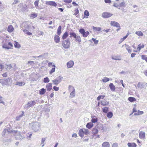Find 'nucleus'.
<instances>
[{
  "instance_id": "12",
  "label": "nucleus",
  "mask_w": 147,
  "mask_h": 147,
  "mask_svg": "<svg viewBox=\"0 0 147 147\" xmlns=\"http://www.w3.org/2000/svg\"><path fill=\"white\" fill-rule=\"evenodd\" d=\"M111 26L117 28H120V27L119 23L114 21H112L111 22Z\"/></svg>"
},
{
  "instance_id": "56",
  "label": "nucleus",
  "mask_w": 147,
  "mask_h": 147,
  "mask_svg": "<svg viewBox=\"0 0 147 147\" xmlns=\"http://www.w3.org/2000/svg\"><path fill=\"white\" fill-rule=\"evenodd\" d=\"M105 96L100 95L97 97V100H100L101 98L103 99Z\"/></svg>"
},
{
  "instance_id": "47",
  "label": "nucleus",
  "mask_w": 147,
  "mask_h": 147,
  "mask_svg": "<svg viewBox=\"0 0 147 147\" xmlns=\"http://www.w3.org/2000/svg\"><path fill=\"white\" fill-rule=\"evenodd\" d=\"M38 2L39 0H36L35 1L34 3V5L35 6L36 8L37 9H38Z\"/></svg>"
},
{
  "instance_id": "43",
  "label": "nucleus",
  "mask_w": 147,
  "mask_h": 147,
  "mask_svg": "<svg viewBox=\"0 0 147 147\" xmlns=\"http://www.w3.org/2000/svg\"><path fill=\"white\" fill-rule=\"evenodd\" d=\"M86 126L88 129L91 128L92 127V123L91 122L88 123L87 124Z\"/></svg>"
},
{
  "instance_id": "20",
  "label": "nucleus",
  "mask_w": 147,
  "mask_h": 147,
  "mask_svg": "<svg viewBox=\"0 0 147 147\" xmlns=\"http://www.w3.org/2000/svg\"><path fill=\"white\" fill-rule=\"evenodd\" d=\"M139 136L140 138L141 139H144L145 136V134L144 132L142 131H141L139 133Z\"/></svg>"
},
{
  "instance_id": "50",
  "label": "nucleus",
  "mask_w": 147,
  "mask_h": 147,
  "mask_svg": "<svg viewBox=\"0 0 147 147\" xmlns=\"http://www.w3.org/2000/svg\"><path fill=\"white\" fill-rule=\"evenodd\" d=\"M98 120L95 117H92V123H95Z\"/></svg>"
},
{
  "instance_id": "6",
  "label": "nucleus",
  "mask_w": 147,
  "mask_h": 147,
  "mask_svg": "<svg viewBox=\"0 0 147 147\" xmlns=\"http://www.w3.org/2000/svg\"><path fill=\"white\" fill-rule=\"evenodd\" d=\"M30 23L29 22H24L22 25V30L25 28L26 29H29L30 27Z\"/></svg>"
},
{
  "instance_id": "38",
  "label": "nucleus",
  "mask_w": 147,
  "mask_h": 147,
  "mask_svg": "<svg viewBox=\"0 0 147 147\" xmlns=\"http://www.w3.org/2000/svg\"><path fill=\"white\" fill-rule=\"evenodd\" d=\"M15 43L14 44V45L15 47L16 48H19L20 47V46L18 43L16 41L14 42Z\"/></svg>"
},
{
  "instance_id": "14",
  "label": "nucleus",
  "mask_w": 147,
  "mask_h": 147,
  "mask_svg": "<svg viewBox=\"0 0 147 147\" xmlns=\"http://www.w3.org/2000/svg\"><path fill=\"white\" fill-rule=\"evenodd\" d=\"M109 101L105 99H104L101 101V105L103 106H107L109 104Z\"/></svg>"
},
{
  "instance_id": "57",
  "label": "nucleus",
  "mask_w": 147,
  "mask_h": 147,
  "mask_svg": "<svg viewBox=\"0 0 147 147\" xmlns=\"http://www.w3.org/2000/svg\"><path fill=\"white\" fill-rule=\"evenodd\" d=\"M79 32L81 34H83L85 32V31L83 28H81L80 29Z\"/></svg>"
},
{
  "instance_id": "34",
  "label": "nucleus",
  "mask_w": 147,
  "mask_h": 147,
  "mask_svg": "<svg viewBox=\"0 0 147 147\" xmlns=\"http://www.w3.org/2000/svg\"><path fill=\"white\" fill-rule=\"evenodd\" d=\"M103 112L105 113H106L109 111V108L107 107H105L102 109Z\"/></svg>"
},
{
  "instance_id": "32",
  "label": "nucleus",
  "mask_w": 147,
  "mask_h": 147,
  "mask_svg": "<svg viewBox=\"0 0 147 147\" xmlns=\"http://www.w3.org/2000/svg\"><path fill=\"white\" fill-rule=\"evenodd\" d=\"M46 92V90L44 88H42L39 92L40 94H43Z\"/></svg>"
},
{
  "instance_id": "11",
  "label": "nucleus",
  "mask_w": 147,
  "mask_h": 147,
  "mask_svg": "<svg viewBox=\"0 0 147 147\" xmlns=\"http://www.w3.org/2000/svg\"><path fill=\"white\" fill-rule=\"evenodd\" d=\"M45 4L47 5L52 6L56 7L57 5L56 3L53 1H46Z\"/></svg>"
},
{
  "instance_id": "54",
  "label": "nucleus",
  "mask_w": 147,
  "mask_h": 147,
  "mask_svg": "<svg viewBox=\"0 0 147 147\" xmlns=\"http://www.w3.org/2000/svg\"><path fill=\"white\" fill-rule=\"evenodd\" d=\"M142 59H143L145 60L146 61H147V57L146 55H142Z\"/></svg>"
},
{
  "instance_id": "40",
  "label": "nucleus",
  "mask_w": 147,
  "mask_h": 147,
  "mask_svg": "<svg viewBox=\"0 0 147 147\" xmlns=\"http://www.w3.org/2000/svg\"><path fill=\"white\" fill-rule=\"evenodd\" d=\"M125 3L124 2H122L119 4V7H125Z\"/></svg>"
},
{
  "instance_id": "30",
  "label": "nucleus",
  "mask_w": 147,
  "mask_h": 147,
  "mask_svg": "<svg viewBox=\"0 0 147 147\" xmlns=\"http://www.w3.org/2000/svg\"><path fill=\"white\" fill-rule=\"evenodd\" d=\"M25 84V82H17L16 84L19 86H22V85H24Z\"/></svg>"
},
{
  "instance_id": "3",
  "label": "nucleus",
  "mask_w": 147,
  "mask_h": 147,
  "mask_svg": "<svg viewBox=\"0 0 147 147\" xmlns=\"http://www.w3.org/2000/svg\"><path fill=\"white\" fill-rule=\"evenodd\" d=\"M68 88L70 91H71V90H73L72 91L70 94L69 97L71 98H72L75 97L76 94L75 90L74 87L71 85H69V86Z\"/></svg>"
},
{
  "instance_id": "1",
  "label": "nucleus",
  "mask_w": 147,
  "mask_h": 147,
  "mask_svg": "<svg viewBox=\"0 0 147 147\" xmlns=\"http://www.w3.org/2000/svg\"><path fill=\"white\" fill-rule=\"evenodd\" d=\"M32 129L35 132L38 131L40 129L41 124L40 123L37 122H32Z\"/></svg>"
},
{
  "instance_id": "42",
  "label": "nucleus",
  "mask_w": 147,
  "mask_h": 147,
  "mask_svg": "<svg viewBox=\"0 0 147 147\" xmlns=\"http://www.w3.org/2000/svg\"><path fill=\"white\" fill-rule=\"evenodd\" d=\"M75 38L76 41L78 42H80L81 41V38L80 36H76V38Z\"/></svg>"
},
{
  "instance_id": "8",
  "label": "nucleus",
  "mask_w": 147,
  "mask_h": 147,
  "mask_svg": "<svg viewBox=\"0 0 147 147\" xmlns=\"http://www.w3.org/2000/svg\"><path fill=\"white\" fill-rule=\"evenodd\" d=\"M113 14L109 12H104L102 14V17L104 18H108L111 17Z\"/></svg>"
},
{
  "instance_id": "45",
  "label": "nucleus",
  "mask_w": 147,
  "mask_h": 147,
  "mask_svg": "<svg viewBox=\"0 0 147 147\" xmlns=\"http://www.w3.org/2000/svg\"><path fill=\"white\" fill-rule=\"evenodd\" d=\"M109 80V78L105 77L102 80V81L104 82H106Z\"/></svg>"
},
{
  "instance_id": "61",
  "label": "nucleus",
  "mask_w": 147,
  "mask_h": 147,
  "mask_svg": "<svg viewBox=\"0 0 147 147\" xmlns=\"http://www.w3.org/2000/svg\"><path fill=\"white\" fill-rule=\"evenodd\" d=\"M53 88L54 89V90L56 91H57L59 89V88L56 86H54Z\"/></svg>"
},
{
  "instance_id": "13",
  "label": "nucleus",
  "mask_w": 147,
  "mask_h": 147,
  "mask_svg": "<svg viewBox=\"0 0 147 147\" xmlns=\"http://www.w3.org/2000/svg\"><path fill=\"white\" fill-rule=\"evenodd\" d=\"M74 62L72 61H70L67 63V67L69 68L72 67L74 66Z\"/></svg>"
},
{
  "instance_id": "60",
  "label": "nucleus",
  "mask_w": 147,
  "mask_h": 147,
  "mask_svg": "<svg viewBox=\"0 0 147 147\" xmlns=\"http://www.w3.org/2000/svg\"><path fill=\"white\" fill-rule=\"evenodd\" d=\"M72 1V0H64L63 1L65 3H71Z\"/></svg>"
},
{
  "instance_id": "15",
  "label": "nucleus",
  "mask_w": 147,
  "mask_h": 147,
  "mask_svg": "<svg viewBox=\"0 0 147 147\" xmlns=\"http://www.w3.org/2000/svg\"><path fill=\"white\" fill-rule=\"evenodd\" d=\"M15 138L17 140H21L24 138V137L21 135L20 132H19V135H17L16 136Z\"/></svg>"
},
{
  "instance_id": "21",
  "label": "nucleus",
  "mask_w": 147,
  "mask_h": 147,
  "mask_svg": "<svg viewBox=\"0 0 147 147\" xmlns=\"http://www.w3.org/2000/svg\"><path fill=\"white\" fill-rule=\"evenodd\" d=\"M126 48L129 53H131V47L126 44H125Z\"/></svg>"
},
{
  "instance_id": "4",
  "label": "nucleus",
  "mask_w": 147,
  "mask_h": 147,
  "mask_svg": "<svg viewBox=\"0 0 147 147\" xmlns=\"http://www.w3.org/2000/svg\"><path fill=\"white\" fill-rule=\"evenodd\" d=\"M63 79V77L61 76H59L58 77L56 78L55 79L53 80L52 82L54 85H57L60 83Z\"/></svg>"
},
{
  "instance_id": "29",
  "label": "nucleus",
  "mask_w": 147,
  "mask_h": 147,
  "mask_svg": "<svg viewBox=\"0 0 147 147\" xmlns=\"http://www.w3.org/2000/svg\"><path fill=\"white\" fill-rule=\"evenodd\" d=\"M113 116V114L111 112H109L107 114V116L109 119H110Z\"/></svg>"
},
{
  "instance_id": "35",
  "label": "nucleus",
  "mask_w": 147,
  "mask_h": 147,
  "mask_svg": "<svg viewBox=\"0 0 147 147\" xmlns=\"http://www.w3.org/2000/svg\"><path fill=\"white\" fill-rule=\"evenodd\" d=\"M128 99L131 102H133L136 100V99L134 98L131 97H129Z\"/></svg>"
},
{
  "instance_id": "63",
  "label": "nucleus",
  "mask_w": 147,
  "mask_h": 147,
  "mask_svg": "<svg viewBox=\"0 0 147 147\" xmlns=\"http://www.w3.org/2000/svg\"><path fill=\"white\" fill-rule=\"evenodd\" d=\"M113 6L115 7H117L119 9V4H118L117 3H114V4H113Z\"/></svg>"
},
{
  "instance_id": "49",
  "label": "nucleus",
  "mask_w": 147,
  "mask_h": 147,
  "mask_svg": "<svg viewBox=\"0 0 147 147\" xmlns=\"http://www.w3.org/2000/svg\"><path fill=\"white\" fill-rule=\"evenodd\" d=\"M144 45H141L140 44L138 45L137 49L138 50V51H140L142 48H144Z\"/></svg>"
},
{
  "instance_id": "19",
  "label": "nucleus",
  "mask_w": 147,
  "mask_h": 147,
  "mask_svg": "<svg viewBox=\"0 0 147 147\" xmlns=\"http://www.w3.org/2000/svg\"><path fill=\"white\" fill-rule=\"evenodd\" d=\"M60 37L59 35H55L54 36V41L56 43H59L60 41Z\"/></svg>"
},
{
  "instance_id": "51",
  "label": "nucleus",
  "mask_w": 147,
  "mask_h": 147,
  "mask_svg": "<svg viewBox=\"0 0 147 147\" xmlns=\"http://www.w3.org/2000/svg\"><path fill=\"white\" fill-rule=\"evenodd\" d=\"M6 130H7L8 132L9 133H11L12 132H14V130H13L12 129L10 128H6Z\"/></svg>"
},
{
  "instance_id": "28",
  "label": "nucleus",
  "mask_w": 147,
  "mask_h": 147,
  "mask_svg": "<svg viewBox=\"0 0 147 147\" xmlns=\"http://www.w3.org/2000/svg\"><path fill=\"white\" fill-rule=\"evenodd\" d=\"M68 34L67 32H66L63 35L62 38L64 40L68 36Z\"/></svg>"
},
{
  "instance_id": "9",
  "label": "nucleus",
  "mask_w": 147,
  "mask_h": 147,
  "mask_svg": "<svg viewBox=\"0 0 147 147\" xmlns=\"http://www.w3.org/2000/svg\"><path fill=\"white\" fill-rule=\"evenodd\" d=\"M147 86V84L146 83L139 82L138 84V87L140 88H146Z\"/></svg>"
},
{
  "instance_id": "25",
  "label": "nucleus",
  "mask_w": 147,
  "mask_h": 147,
  "mask_svg": "<svg viewBox=\"0 0 147 147\" xmlns=\"http://www.w3.org/2000/svg\"><path fill=\"white\" fill-rule=\"evenodd\" d=\"M79 135L82 138L84 136V131L83 129H80L79 131Z\"/></svg>"
},
{
  "instance_id": "36",
  "label": "nucleus",
  "mask_w": 147,
  "mask_h": 147,
  "mask_svg": "<svg viewBox=\"0 0 147 147\" xmlns=\"http://www.w3.org/2000/svg\"><path fill=\"white\" fill-rule=\"evenodd\" d=\"M69 34L70 35V38H71L72 37H73L74 38H76V37L77 36L76 33L74 32H70L69 33Z\"/></svg>"
},
{
  "instance_id": "46",
  "label": "nucleus",
  "mask_w": 147,
  "mask_h": 147,
  "mask_svg": "<svg viewBox=\"0 0 147 147\" xmlns=\"http://www.w3.org/2000/svg\"><path fill=\"white\" fill-rule=\"evenodd\" d=\"M50 80L48 77H47L44 79L43 82L44 83H48L49 82Z\"/></svg>"
},
{
  "instance_id": "55",
  "label": "nucleus",
  "mask_w": 147,
  "mask_h": 147,
  "mask_svg": "<svg viewBox=\"0 0 147 147\" xmlns=\"http://www.w3.org/2000/svg\"><path fill=\"white\" fill-rule=\"evenodd\" d=\"M92 41L94 42V44L96 45H97L98 42V40H96V39L92 38Z\"/></svg>"
},
{
  "instance_id": "44",
  "label": "nucleus",
  "mask_w": 147,
  "mask_h": 147,
  "mask_svg": "<svg viewBox=\"0 0 147 147\" xmlns=\"http://www.w3.org/2000/svg\"><path fill=\"white\" fill-rule=\"evenodd\" d=\"M89 34V32L88 31L85 32L84 33L82 34L83 36L84 37H86Z\"/></svg>"
},
{
  "instance_id": "23",
  "label": "nucleus",
  "mask_w": 147,
  "mask_h": 147,
  "mask_svg": "<svg viewBox=\"0 0 147 147\" xmlns=\"http://www.w3.org/2000/svg\"><path fill=\"white\" fill-rule=\"evenodd\" d=\"M102 147H110V144L109 142H105L102 144Z\"/></svg>"
},
{
  "instance_id": "59",
  "label": "nucleus",
  "mask_w": 147,
  "mask_h": 147,
  "mask_svg": "<svg viewBox=\"0 0 147 147\" xmlns=\"http://www.w3.org/2000/svg\"><path fill=\"white\" fill-rule=\"evenodd\" d=\"M75 12L74 14V15L76 16L79 13V10L78 9L75 10Z\"/></svg>"
},
{
  "instance_id": "10",
  "label": "nucleus",
  "mask_w": 147,
  "mask_h": 147,
  "mask_svg": "<svg viewBox=\"0 0 147 147\" xmlns=\"http://www.w3.org/2000/svg\"><path fill=\"white\" fill-rule=\"evenodd\" d=\"M48 65L49 66H52V67H54L49 72L50 74H51L53 73L55 71V66L54 64H53L52 63H48Z\"/></svg>"
},
{
  "instance_id": "52",
  "label": "nucleus",
  "mask_w": 147,
  "mask_h": 147,
  "mask_svg": "<svg viewBox=\"0 0 147 147\" xmlns=\"http://www.w3.org/2000/svg\"><path fill=\"white\" fill-rule=\"evenodd\" d=\"M89 15V13L88 11L86 10L84 12V16L85 18L86 17L88 16Z\"/></svg>"
},
{
  "instance_id": "2",
  "label": "nucleus",
  "mask_w": 147,
  "mask_h": 147,
  "mask_svg": "<svg viewBox=\"0 0 147 147\" xmlns=\"http://www.w3.org/2000/svg\"><path fill=\"white\" fill-rule=\"evenodd\" d=\"M70 42L69 38L62 41V45L65 49H68L70 47Z\"/></svg>"
},
{
  "instance_id": "7",
  "label": "nucleus",
  "mask_w": 147,
  "mask_h": 147,
  "mask_svg": "<svg viewBox=\"0 0 147 147\" xmlns=\"http://www.w3.org/2000/svg\"><path fill=\"white\" fill-rule=\"evenodd\" d=\"M98 132V130L96 129H92V134L93 133V135H92V138H94L95 139L96 138H99V135H96Z\"/></svg>"
},
{
  "instance_id": "31",
  "label": "nucleus",
  "mask_w": 147,
  "mask_h": 147,
  "mask_svg": "<svg viewBox=\"0 0 147 147\" xmlns=\"http://www.w3.org/2000/svg\"><path fill=\"white\" fill-rule=\"evenodd\" d=\"M84 134L86 135H88L89 134V131L88 129H84Z\"/></svg>"
},
{
  "instance_id": "22",
  "label": "nucleus",
  "mask_w": 147,
  "mask_h": 147,
  "mask_svg": "<svg viewBox=\"0 0 147 147\" xmlns=\"http://www.w3.org/2000/svg\"><path fill=\"white\" fill-rule=\"evenodd\" d=\"M109 87L111 91H115V87L112 83H111L109 84Z\"/></svg>"
},
{
  "instance_id": "33",
  "label": "nucleus",
  "mask_w": 147,
  "mask_h": 147,
  "mask_svg": "<svg viewBox=\"0 0 147 147\" xmlns=\"http://www.w3.org/2000/svg\"><path fill=\"white\" fill-rule=\"evenodd\" d=\"M135 34L138 36H143V34L140 31H137L136 32Z\"/></svg>"
},
{
  "instance_id": "58",
  "label": "nucleus",
  "mask_w": 147,
  "mask_h": 147,
  "mask_svg": "<svg viewBox=\"0 0 147 147\" xmlns=\"http://www.w3.org/2000/svg\"><path fill=\"white\" fill-rule=\"evenodd\" d=\"M4 9V6L2 4L0 5V11H2Z\"/></svg>"
},
{
  "instance_id": "41",
  "label": "nucleus",
  "mask_w": 147,
  "mask_h": 147,
  "mask_svg": "<svg viewBox=\"0 0 147 147\" xmlns=\"http://www.w3.org/2000/svg\"><path fill=\"white\" fill-rule=\"evenodd\" d=\"M2 47L4 48L7 49H11V47H9V46H8V45L6 44H3L2 46Z\"/></svg>"
},
{
  "instance_id": "64",
  "label": "nucleus",
  "mask_w": 147,
  "mask_h": 147,
  "mask_svg": "<svg viewBox=\"0 0 147 147\" xmlns=\"http://www.w3.org/2000/svg\"><path fill=\"white\" fill-rule=\"evenodd\" d=\"M112 147H118V144L117 143H115L113 144Z\"/></svg>"
},
{
  "instance_id": "27",
  "label": "nucleus",
  "mask_w": 147,
  "mask_h": 147,
  "mask_svg": "<svg viewBox=\"0 0 147 147\" xmlns=\"http://www.w3.org/2000/svg\"><path fill=\"white\" fill-rule=\"evenodd\" d=\"M61 26H59L57 30V34L59 36L61 34Z\"/></svg>"
},
{
  "instance_id": "24",
  "label": "nucleus",
  "mask_w": 147,
  "mask_h": 147,
  "mask_svg": "<svg viewBox=\"0 0 147 147\" xmlns=\"http://www.w3.org/2000/svg\"><path fill=\"white\" fill-rule=\"evenodd\" d=\"M127 146L128 147H136L137 146L136 144L134 143L129 142L127 144Z\"/></svg>"
},
{
  "instance_id": "5",
  "label": "nucleus",
  "mask_w": 147,
  "mask_h": 147,
  "mask_svg": "<svg viewBox=\"0 0 147 147\" xmlns=\"http://www.w3.org/2000/svg\"><path fill=\"white\" fill-rule=\"evenodd\" d=\"M37 102V101L36 100L29 101L25 106V108H29L35 105Z\"/></svg>"
},
{
  "instance_id": "37",
  "label": "nucleus",
  "mask_w": 147,
  "mask_h": 147,
  "mask_svg": "<svg viewBox=\"0 0 147 147\" xmlns=\"http://www.w3.org/2000/svg\"><path fill=\"white\" fill-rule=\"evenodd\" d=\"M92 29L95 31H99L101 30L100 28L96 27L94 26H92Z\"/></svg>"
},
{
  "instance_id": "39",
  "label": "nucleus",
  "mask_w": 147,
  "mask_h": 147,
  "mask_svg": "<svg viewBox=\"0 0 147 147\" xmlns=\"http://www.w3.org/2000/svg\"><path fill=\"white\" fill-rule=\"evenodd\" d=\"M30 17L31 18H34L37 17V14L34 13L30 14Z\"/></svg>"
},
{
  "instance_id": "17",
  "label": "nucleus",
  "mask_w": 147,
  "mask_h": 147,
  "mask_svg": "<svg viewBox=\"0 0 147 147\" xmlns=\"http://www.w3.org/2000/svg\"><path fill=\"white\" fill-rule=\"evenodd\" d=\"M6 85H9L12 82V79L10 78H8L6 79H5Z\"/></svg>"
},
{
  "instance_id": "62",
  "label": "nucleus",
  "mask_w": 147,
  "mask_h": 147,
  "mask_svg": "<svg viewBox=\"0 0 147 147\" xmlns=\"http://www.w3.org/2000/svg\"><path fill=\"white\" fill-rule=\"evenodd\" d=\"M137 113H138V115H142L144 113V112L143 111H141L139 110L138 111Z\"/></svg>"
},
{
  "instance_id": "53",
  "label": "nucleus",
  "mask_w": 147,
  "mask_h": 147,
  "mask_svg": "<svg viewBox=\"0 0 147 147\" xmlns=\"http://www.w3.org/2000/svg\"><path fill=\"white\" fill-rule=\"evenodd\" d=\"M29 140H30L31 139V136H32V134L28 133L26 134Z\"/></svg>"
},
{
  "instance_id": "26",
  "label": "nucleus",
  "mask_w": 147,
  "mask_h": 147,
  "mask_svg": "<svg viewBox=\"0 0 147 147\" xmlns=\"http://www.w3.org/2000/svg\"><path fill=\"white\" fill-rule=\"evenodd\" d=\"M8 132L7 130H6V129H4L2 133V135L3 137H5V135L6 134H8Z\"/></svg>"
},
{
  "instance_id": "16",
  "label": "nucleus",
  "mask_w": 147,
  "mask_h": 147,
  "mask_svg": "<svg viewBox=\"0 0 147 147\" xmlns=\"http://www.w3.org/2000/svg\"><path fill=\"white\" fill-rule=\"evenodd\" d=\"M14 28L12 25H9L8 27L7 31L9 33H11L14 30Z\"/></svg>"
},
{
  "instance_id": "18",
  "label": "nucleus",
  "mask_w": 147,
  "mask_h": 147,
  "mask_svg": "<svg viewBox=\"0 0 147 147\" xmlns=\"http://www.w3.org/2000/svg\"><path fill=\"white\" fill-rule=\"evenodd\" d=\"M52 83H49L46 85V88L48 91H49L52 89Z\"/></svg>"
},
{
  "instance_id": "48",
  "label": "nucleus",
  "mask_w": 147,
  "mask_h": 147,
  "mask_svg": "<svg viewBox=\"0 0 147 147\" xmlns=\"http://www.w3.org/2000/svg\"><path fill=\"white\" fill-rule=\"evenodd\" d=\"M5 82V79H4L3 80H0V83L3 86L6 85Z\"/></svg>"
}]
</instances>
